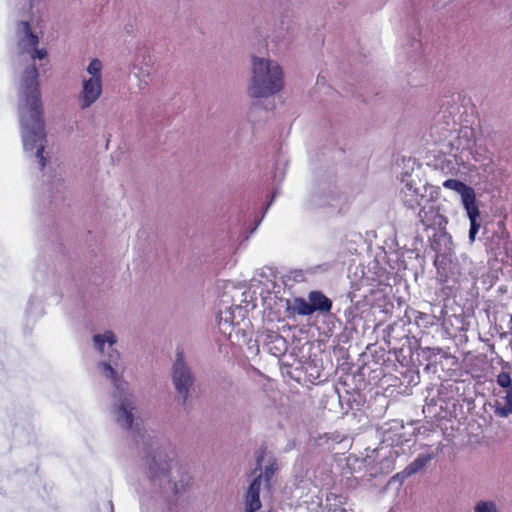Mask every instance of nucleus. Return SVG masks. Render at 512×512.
<instances>
[{"label":"nucleus","instance_id":"obj_22","mask_svg":"<svg viewBox=\"0 0 512 512\" xmlns=\"http://www.w3.org/2000/svg\"><path fill=\"white\" fill-rule=\"evenodd\" d=\"M276 470H277V464L275 461L270 463V465L266 467L265 472H264V477H265V481L267 482L268 485H270V480L273 477V475L275 474Z\"/></svg>","mask_w":512,"mask_h":512},{"label":"nucleus","instance_id":"obj_17","mask_svg":"<svg viewBox=\"0 0 512 512\" xmlns=\"http://www.w3.org/2000/svg\"><path fill=\"white\" fill-rule=\"evenodd\" d=\"M105 342L110 346L116 343V337L112 331H106L103 335L97 334L94 336L95 347L102 352Z\"/></svg>","mask_w":512,"mask_h":512},{"label":"nucleus","instance_id":"obj_6","mask_svg":"<svg viewBox=\"0 0 512 512\" xmlns=\"http://www.w3.org/2000/svg\"><path fill=\"white\" fill-rule=\"evenodd\" d=\"M102 93V79L101 77H91L84 80L83 88L79 97V105L81 109L90 107L98 100Z\"/></svg>","mask_w":512,"mask_h":512},{"label":"nucleus","instance_id":"obj_19","mask_svg":"<svg viewBox=\"0 0 512 512\" xmlns=\"http://www.w3.org/2000/svg\"><path fill=\"white\" fill-rule=\"evenodd\" d=\"M102 63L99 59H93L88 65L87 71L92 77H101Z\"/></svg>","mask_w":512,"mask_h":512},{"label":"nucleus","instance_id":"obj_27","mask_svg":"<svg viewBox=\"0 0 512 512\" xmlns=\"http://www.w3.org/2000/svg\"><path fill=\"white\" fill-rule=\"evenodd\" d=\"M426 316V314L420 313L419 318Z\"/></svg>","mask_w":512,"mask_h":512},{"label":"nucleus","instance_id":"obj_18","mask_svg":"<svg viewBox=\"0 0 512 512\" xmlns=\"http://www.w3.org/2000/svg\"><path fill=\"white\" fill-rule=\"evenodd\" d=\"M496 382L499 385V389H510L512 388V379L509 372L502 371L497 375Z\"/></svg>","mask_w":512,"mask_h":512},{"label":"nucleus","instance_id":"obj_15","mask_svg":"<svg viewBox=\"0 0 512 512\" xmlns=\"http://www.w3.org/2000/svg\"><path fill=\"white\" fill-rule=\"evenodd\" d=\"M443 187L446 189L454 190L460 194L461 199L472 190V187L466 185L464 182L457 179H447L443 182Z\"/></svg>","mask_w":512,"mask_h":512},{"label":"nucleus","instance_id":"obj_9","mask_svg":"<svg viewBox=\"0 0 512 512\" xmlns=\"http://www.w3.org/2000/svg\"><path fill=\"white\" fill-rule=\"evenodd\" d=\"M308 300L312 310L322 314L330 313L332 309V300L328 298L322 291L313 290L308 293Z\"/></svg>","mask_w":512,"mask_h":512},{"label":"nucleus","instance_id":"obj_3","mask_svg":"<svg viewBox=\"0 0 512 512\" xmlns=\"http://www.w3.org/2000/svg\"><path fill=\"white\" fill-rule=\"evenodd\" d=\"M172 380L177 393L182 397V403L185 404L189 389L194 383V376L184 362L183 350H177L176 360L173 364Z\"/></svg>","mask_w":512,"mask_h":512},{"label":"nucleus","instance_id":"obj_7","mask_svg":"<svg viewBox=\"0 0 512 512\" xmlns=\"http://www.w3.org/2000/svg\"><path fill=\"white\" fill-rule=\"evenodd\" d=\"M494 412L499 417H507L512 414V388L494 389Z\"/></svg>","mask_w":512,"mask_h":512},{"label":"nucleus","instance_id":"obj_13","mask_svg":"<svg viewBox=\"0 0 512 512\" xmlns=\"http://www.w3.org/2000/svg\"><path fill=\"white\" fill-rule=\"evenodd\" d=\"M461 200L467 212L469 220H477L479 218L480 212L478 205L476 203L475 191L472 190L470 193L466 194Z\"/></svg>","mask_w":512,"mask_h":512},{"label":"nucleus","instance_id":"obj_8","mask_svg":"<svg viewBox=\"0 0 512 512\" xmlns=\"http://www.w3.org/2000/svg\"><path fill=\"white\" fill-rule=\"evenodd\" d=\"M169 461H172V459H168V455L164 451L159 450L155 455H153L149 464V471L153 480L168 476L170 471Z\"/></svg>","mask_w":512,"mask_h":512},{"label":"nucleus","instance_id":"obj_12","mask_svg":"<svg viewBox=\"0 0 512 512\" xmlns=\"http://www.w3.org/2000/svg\"><path fill=\"white\" fill-rule=\"evenodd\" d=\"M434 458L433 453H422L419 454L404 470L403 474L406 477H410L420 470H422L432 459Z\"/></svg>","mask_w":512,"mask_h":512},{"label":"nucleus","instance_id":"obj_4","mask_svg":"<svg viewBox=\"0 0 512 512\" xmlns=\"http://www.w3.org/2000/svg\"><path fill=\"white\" fill-rule=\"evenodd\" d=\"M418 209L417 218L424 231L435 229L442 225L444 217L441 215L439 207L433 204L431 200L428 203L424 202Z\"/></svg>","mask_w":512,"mask_h":512},{"label":"nucleus","instance_id":"obj_23","mask_svg":"<svg viewBox=\"0 0 512 512\" xmlns=\"http://www.w3.org/2000/svg\"><path fill=\"white\" fill-rule=\"evenodd\" d=\"M480 224L477 220L470 221V229H469V239L470 241H474L475 237L479 231Z\"/></svg>","mask_w":512,"mask_h":512},{"label":"nucleus","instance_id":"obj_16","mask_svg":"<svg viewBox=\"0 0 512 512\" xmlns=\"http://www.w3.org/2000/svg\"><path fill=\"white\" fill-rule=\"evenodd\" d=\"M120 355L117 351H114L113 354H110V363H104L106 376L111 378L115 384V386L119 389L121 385V381L117 377V372L113 369L111 363L116 364Z\"/></svg>","mask_w":512,"mask_h":512},{"label":"nucleus","instance_id":"obj_26","mask_svg":"<svg viewBox=\"0 0 512 512\" xmlns=\"http://www.w3.org/2000/svg\"><path fill=\"white\" fill-rule=\"evenodd\" d=\"M34 53L32 55V58H39V59H43L46 57V54L47 52L44 50V49H37L36 47H34Z\"/></svg>","mask_w":512,"mask_h":512},{"label":"nucleus","instance_id":"obj_25","mask_svg":"<svg viewBox=\"0 0 512 512\" xmlns=\"http://www.w3.org/2000/svg\"><path fill=\"white\" fill-rule=\"evenodd\" d=\"M265 454H266V448H261L257 455V466L255 468V471L261 470L262 462L264 460Z\"/></svg>","mask_w":512,"mask_h":512},{"label":"nucleus","instance_id":"obj_24","mask_svg":"<svg viewBox=\"0 0 512 512\" xmlns=\"http://www.w3.org/2000/svg\"><path fill=\"white\" fill-rule=\"evenodd\" d=\"M191 478L188 476V475H185V477H183L181 480H180V487H179V484L177 482L174 483V490H175V493H178L180 492L182 489L185 488V486H188L189 485V482H190Z\"/></svg>","mask_w":512,"mask_h":512},{"label":"nucleus","instance_id":"obj_14","mask_svg":"<svg viewBox=\"0 0 512 512\" xmlns=\"http://www.w3.org/2000/svg\"><path fill=\"white\" fill-rule=\"evenodd\" d=\"M288 310L294 314L299 316H309L312 315V310L310 307L309 300H306L303 297H295L289 306Z\"/></svg>","mask_w":512,"mask_h":512},{"label":"nucleus","instance_id":"obj_5","mask_svg":"<svg viewBox=\"0 0 512 512\" xmlns=\"http://www.w3.org/2000/svg\"><path fill=\"white\" fill-rule=\"evenodd\" d=\"M399 198L403 206L412 211H416L424 202H429L425 193L421 192L413 181L405 183L399 192Z\"/></svg>","mask_w":512,"mask_h":512},{"label":"nucleus","instance_id":"obj_1","mask_svg":"<svg viewBox=\"0 0 512 512\" xmlns=\"http://www.w3.org/2000/svg\"><path fill=\"white\" fill-rule=\"evenodd\" d=\"M38 77L39 73L35 65L28 67L24 71L21 93L28 112L22 116V126L24 129V147L27 150L36 148V157L39 159L41 169H43L46 165L43 145L46 134Z\"/></svg>","mask_w":512,"mask_h":512},{"label":"nucleus","instance_id":"obj_11","mask_svg":"<svg viewBox=\"0 0 512 512\" xmlns=\"http://www.w3.org/2000/svg\"><path fill=\"white\" fill-rule=\"evenodd\" d=\"M135 409V406L133 405V402L125 397L121 403L120 406L116 410V421L121 426L129 429L132 427L133 424V410Z\"/></svg>","mask_w":512,"mask_h":512},{"label":"nucleus","instance_id":"obj_2","mask_svg":"<svg viewBox=\"0 0 512 512\" xmlns=\"http://www.w3.org/2000/svg\"><path fill=\"white\" fill-rule=\"evenodd\" d=\"M252 70L253 77L249 87L252 97H268L282 90L283 71L278 63L254 56Z\"/></svg>","mask_w":512,"mask_h":512},{"label":"nucleus","instance_id":"obj_10","mask_svg":"<svg viewBox=\"0 0 512 512\" xmlns=\"http://www.w3.org/2000/svg\"><path fill=\"white\" fill-rule=\"evenodd\" d=\"M260 487H261V475L255 477L250 484L246 493V508L245 512H255L261 507L260 501Z\"/></svg>","mask_w":512,"mask_h":512},{"label":"nucleus","instance_id":"obj_21","mask_svg":"<svg viewBox=\"0 0 512 512\" xmlns=\"http://www.w3.org/2000/svg\"><path fill=\"white\" fill-rule=\"evenodd\" d=\"M24 28H25V31H26V34H27V37H28V41H29V44L33 47H36L38 45V36L35 35L34 33H32L31 29H30V25L29 23L25 22L24 23Z\"/></svg>","mask_w":512,"mask_h":512},{"label":"nucleus","instance_id":"obj_20","mask_svg":"<svg viewBox=\"0 0 512 512\" xmlns=\"http://www.w3.org/2000/svg\"><path fill=\"white\" fill-rule=\"evenodd\" d=\"M476 512H497L496 505L493 502H479L475 507Z\"/></svg>","mask_w":512,"mask_h":512}]
</instances>
